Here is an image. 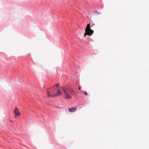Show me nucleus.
<instances>
[{"mask_svg":"<svg viewBox=\"0 0 149 149\" xmlns=\"http://www.w3.org/2000/svg\"><path fill=\"white\" fill-rule=\"evenodd\" d=\"M61 88L64 93V97L66 99H70L72 98V96L70 95V94L68 91V89L66 88L65 87H62Z\"/></svg>","mask_w":149,"mask_h":149,"instance_id":"obj_1","label":"nucleus"},{"mask_svg":"<svg viewBox=\"0 0 149 149\" xmlns=\"http://www.w3.org/2000/svg\"><path fill=\"white\" fill-rule=\"evenodd\" d=\"M93 30H92L90 29V24H88L85 29V33L84 35V36L85 37L86 35L91 36L93 33Z\"/></svg>","mask_w":149,"mask_h":149,"instance_id":"obj_2","label":"nucleus"},{"mask_svg":"<svg viewBox=\"0 0 149 149\" xmlns=\"http://www.w3.org/2000/svg\"><path fill=\"white\" fill-rule=\"evenodd\" d=\"M62 94V93L61 90L60 89H58L57 90L56 93L54 94V96L55 97H56L61 95Z\"/></svg>","mask_w":149,"mask_h":149,"instance_id":"obj_3","label":"nucleus"},{"mask_svg":"<svg viewBox=\"0 0 149 149\" xmlns=\"http://www.w3.org/2000/svg\"><path fill=\"white\" fill-rule=\"evenodd\" d=\"M14 113H15V117L20 115L21 114L19 112L18 109L17 107H15L14 110Z\"/></svg>","mask_w":149,"mask_h":149,"instance_id":"obj_4","label":"nucleus"},{"mask_svg":"<svg viewBox=\"0 0 149 149\" xmlns=\"http://www.w3.org/2000/svg\"><path fill=\"white\" fill-rule=\"evenodd\" d=\"M77 109L76 107H73L68 109V110L69 111L73 113Z\"/></svg>","mask_w":149,"mask_h":149,"instance_id":"obj_5","label":"nucleus"},{"mask_svg":"<svg viewBox=\"0 0 149 149\" xmlns=\"http://www.w3.org/2000/svg\"><path fill=\"white\" fill-rule=\"evenodd\" d=\"M47 96L48 97H55L54 96V94H53V95L51 94V92H50L49 91H47Z\"/></svg>","mask_w":149,"mask_h":149,"instance_id":"obj_6","label":"nucleus"},{"mask_svg":"<svg viewBox=\"0 0 149 149\" xmlns=\"http://www.w3.org/2000/svg\"><path fill=\"white\" fill-rule=\"evenodd\" d=\"M68 91H69V92L71 95H74L76 94V93L71 89L68 88Z\"/></svg>","mask_w":149,"mask_h":149,"instance_id":"obj_7","label":"nucleus"},{"mask_svg":"<svg viewBox=\"0 0 149 149\" xmlns=\"http://www.w3.org/2000/svg\"><path fill=\"white\" fill-rule=\"evenodd\" d=\"M55 86H56V87L58 88L59 87V84L58 83V84H56L55 85Z\"/></svg>","mask_w":149,"mask_h":149,"instance_id":"obj_8","label":"nucleus"},{"mask_svg":"<svg viewBox=\"0 0 149 149\" xmlns=\"http://www.w3.org/2000/svg\"><path fill=\"white\" fill-rule=\"evenodd\" d=\"M84 93H85V94L86 95H88V93H87L86 92H84Z\"/></svg>","mask_w":149,"mask_h":149,"instance_id":"obj_9","label":"nucleus"},{"mask_svg":"<svg viewBox=\"0 0 149 149\" xmlns=\"http://www.w3.org/2000/svg\"><path fill=\"white\" fill-rule=\"evenodd\" d=\"M10 121L11 122H12V120H10Z\"/></svg>","mask_w":149,"mask_h":149,"instance_id":"obj_10","label":"nucleus"}]
</instances>
